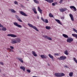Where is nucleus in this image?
Instances as JSON below:
<instances>
[{"instance_id":"obj_55","label":"nucleus","mask_w":77,"mask_h":77,"mask_svg":"<svg viewBox=\"0 0 77 77\" xmlns=\"http://www.w3.org/2000/svg\"><path fill=\"white\" fill-rule=\"evenodd\" d=\"M76 44H77V42H76Z\"/></svg>"},{"instance_id":"obj_5","label":"nucleus","mask_w":77,"mask_h":77,"mask_svg":"<svg viewBox=\"0 0 77 77\" xmlns=\"http://www.w3.org/2000/svg\"><path fill=\"white\" fill-rule=\"evenodd\" d=\"M7 36H11V37H12L13 38H16V37H17L16 35L11 34H8L7 35Z\"/></svg>"},{"instance_id":"obj_34","label":"nucleus","mask_w":77,"mask_h":77,"mask_svg":"<svg viewBox=\"0 0 77 77\" xmlns=\"http://www.w3.org/2000/svg\"><path fill=\"white\" fill-rule=\"evenodd\" d=\"M26 71L28 72H29V73L31 72V71L29 69H27Z\"/></svg>"},{"instance_id":"obj_6","label":"nucleus","mask_w":77,"mask_h":77,"mask_svg":"<svg viewBox=\"0 0 77 77\" xmlns=\"http://www.w3.org/2000/svg\"><path fill=\"white\" fill-rule=\"evenodd\" d=\"M20 13L21 15H23V16H25V17H28V15H27L26 14V13L22 11H20Z\"/></svg>"},{"instance_id":"obj_54","label":"nucleus","mask_w":77,"mask_h":77,"mask_svg":"<svg viewBox=\"0 0 77 77\" xmlns=\"http://www.w3.org/2000/svg\"><path fill=\"white\" fill-rule=\"evenodd\" d=\"M27 1H29V0H26Z\"/></svg>"},{"instance_id":"obj_42","label":"nucleus","mask_w":77,"mask_h":77,"mask_svg":"<svg viewBox=\"0 0 77 77\" xmlns=\"http://www.w3.org/2000/svg\"><path fill=\"white\" fill-rule=\"evenodd\" d=\"M61 19H63V20L64 19V17H62L61 18Z\"/></svg>"},{"instance_id":"obj_27","label":"nucleus","mask_w":77,"mask_h":77,"mask_svg":"<svg viewBox=\"0 0 77 77\" xmlns=\"http://www.w3.org/2000/svg\"><path fill=\"white\" fill-rule=\"evenodd\" d=\"M33 1L35 3H36V4H39V1L36 0H33Z\"/></svg>"},{"instance_id":"obj_3","label":"nucleus","mask_w":77,"mask_h":77,"mask_svg":"<svg viewBox=\"0 0 77 77\" xmlns=\"http://www.w3.org/2000/svg\"><path fill=\"white\" fill-rule=\"evenodd\" d=\"M66 59V57L63 56H61L60 58H57L58 60H64Z\"/></svg>"},{"instance_id":"obj_1","label":"nucleus","mask_w":77,"mask_h":77,"mask_svg":"<svg viewBox=\"0 0 77 77\" xmlns=\"http://www.w3.org/2000/svg\"><path fill=\"white\" fill-rule=\"evenodd\" d=\"M20 41H21V40L20 39H13L11 40V43L14 44H17V42H19Z\"/></svg>"},{"instance_id":"obj_28","label":"nucleus","mask_w":77,"mask_h":77,"mask_svg":"<svg viewBox=\"0 0 77 77\" xmlns=\"http://www.w3.org/2000/svg\"><path fill=\"white\" fill-rule=\"evenodd\" d=\"M10 11L12 12H13V13H16V11H15L14 9H11L10 10Z\"/></svg>"},{"instance_id":"obj_39","label":"nucleus","mask_w":77,"mask_h":77,"mask_svg":"<svg viewBox=\"0 0 77 77\" xmlns=\"http://www.w3.org/2000/svg\"><path fill=\"white\" fill-rule=\"evenodd\" d=\"M0 64L1 65H4L3 63V62H0Z\"/></svg>"},{"instance_id":"obj_53","label":"nucleus","mask_w":77,"mask_h":77,"mask_svg":"<svg viewBox=\"0 0 77 77\" xmlns=\"http://www.w3.org/2000/svg\"><path fill=\"white\" fill-rule=\"evenodd\" d=\"M69 39H72V38H69Z\"/></svg>"},{"instance_id":"obj_17","label":"nucleus","mask_w":77,"mask_h":77,"mask_svg":"<svg viewBox=\"0 0 77 77\" xmlns=\"http://www.w3.org/2000/svg\"><path fill=\"white\" fill-rule=\"evenodd\" d=\"M54 75L56 77H60V73H55Z\"/></svg>"},{"instance_id":"obj_40","label":"nucleus","mask_w":77,"mask_h":77,"mask_svg":"<svg viewBox=\"0 0 77 77\" xmlns=\"http://www.w3.org/2000/svg\"><path fill=\"white\" fill-rule=\"evenodd\" d=\"M63 2V0H60V1L59 2L60 3L62 4V3Z\"/></svg>"},{"instance_id":"obj_30","label":"nucleus","mask_w":77,"mask_h":77,"mask_svg":"<svg viewBox=\"0 0 77 77\" xmlns=\"http://www.w3.org/2000/svg\"><path fill=\"white\" fill-rule=\"evenodd\" d=\"M64 54H66V55H68V51H67V50H66L64 51Z\"/></svg>"},{"instance_id":"obj_20","label":"nucleus","mask_w":77,"mask_h":77,"mask_svg":"<svg viewBox=\"0 0 77 77\" xmlns=\"http://www.w3.org/2000/svg\"><path fill=\"white\" fill-rule=\"evenodd\" d=\"M63 37L65 38H68V36L65 34H63Z\"/></svg>"},{"instance_id":"obj_18","label":"nucleus","mask_w":77,"mask_h":77,"mask_svg":"<svg viewBox=\"0 0 77 77\" xmlns=\"http://www.w3.org/2000/svg\"><path fill=\"white\" fill-rule=\"evenodd\" d=\"M55 21L57 22L58 24H60L61 25H62V23L60 22V20L58 19H55Z\"/></svg>"},{"instance_id":"obj_10","label":"nucleus","mask_w":77,"mask_h":77,"mask_svg":"<svg viewBox=\"0 0 77 77\" xmlns=\"http://www.w3.org/2000/svg\"><path fill=\"white\" fill-rule=\"evenodd\" d=\"M70 9H73L74 11H77L76 8L74 6H70Z\"/></svg>"},{"instance_id":"obj_52","label":"nucleus","mask_w":77,"mask_h":77,"mask_svg":"<svg viewBox=\"0 0 77 77\" xmlns=\"http://www.w3.org/2000/svg\"><path fill=\"white\" fill-rule=\"evenodd\" d=\"M48 66H50V64H48Z\"/></svg>"},{"instance_id":"obj_9","label":"nucleus","mask_w":77,"mask_h":77,"mask_svg":"<svg viewBox=\"0 0 77 77\" xmlns=\"http://www.w3.org/2000/svg\"><path fill=\"white\" fill-rule=\"evenodd\" d=\"M38 10L40 12V13H41V14H42V10L41 9V8H40V7H38Z\"/></svg>"},{"instance_id":"obj_31","label":"nucleus","mask_w":77,"mask_h":77,"mask_svg":"<svg viewBox=\"0 0 77 77\" xmlns=\"http://www.w3.org/2000/svg\"><path fill=\"white\" fill-rule=\"evenodd\" d=\"M49 16L50 17H51V18H52V17H53V14H52L51 13L49 14Z\"/></svg>"},{"instance_id":"obj_47","label":"nucleus","mask_w":77,"mask_h":77,"mask_svg":"<svg viewBox=\"0 0 77 77\" xmlns=\"http://www.w3.org/2000/svg\"><path fill=\"white\" fill-rule=\"evenodd\" d=\"M54 4H55V5H57V2H55V3H54Z\"/></svg>"},{"instance_id":"obj_7","label":"nucleus","mask_w":77,"mask_h":77,"mask_svg":"<svg viewBox=\"0 0 77 77\" xmlns=\"http://www.w3.org/2000/svg\"><path fill=\"white\" fill-rule=\"evenodd\" d=\"M69 16L70 17V18L72 21H74V16H73V15L71 14H69Z\"/></svg>"},{"instance_id":"obj_50","label":"nucleus","mask_w":77,"mask_h":77,"mask_svg":"<svg viewBox=\"0 0 77 77\" xmlns=\"http://www.w3.org/2000/svg\"><path fill=\"white\" fill-rule=\"evenodd\" d=\"M37 17L38 19H39V16H37Z\"/></svg>"},{"instance_id":"obj_35","label":"nucleus","mask_w":77,"mask_h":77,"mask_svg":"<svg viewBox=\"0 0 77 77\" xmlns=\"http://www.w3.org/2000/svg\"><path fill=\"white\" fill-rule=\"evenodd\" d=\"M18 21H20V22H22V20L20 19V18H19L18 19Z\"/></svg>"},{"instance_id":"obj_51","label":"nucleus","mask_w":77,"mask_h":77,"mask_svg":"<svg viewBox=\"0 0 77 77\" xmlns=\"http://www.w3.org/2000/svg\"><path fill=\"white\" fill-rule=\"evenodd\" d=\"M1 72V69H0V72Z\"/></svg>"},{"instance_id":"obj_8","label":"nucleus","mask_w":77,"mask_h":77,"mask_svg":"<svg viewBox=\"0 0 77 77\" xmlns=\"http://www.w3.org/2000/svg\"><path fill=\"white\" fill-rule=\"evenodd\" d=\"M66 10H67V9L66 8H61V9H60V12H63L66 11Z\"/></svg>"},{"instance_id":"obj_22","label":"nucleus","mask_w":77,"mask_h":77,"mask_svg":"<svg viewBox=\"0 0 77 77\" xmlns=\"http://www.w3.org/2000/svg\"><path fill=\"white\" fill-rule=\"evenodd\" d=\"M49 57H50V58H51V59H54V57L53 56L51 55L50 54H49L48 55Z\"/></svg>"},{"instance_id":"obj_23","label":"nucleus","mask_w":77,"mask_h":77,"mask_svg":"<svg viewBox=\"0 0 77 77\" xmlns=\"http://www.w3.org/2000/svg\"><path fill=\"white\" fill-rule=\"evenodd\" d=\"M18 59L20 61V62L22 63H23V59H22V58H18Z\"/></svg>"},{"instance_id":"obj_45","label":"nucleus","mask_w":77,"mask_h":77,"mask_svg":"<svg viewBox=\"0 0 77 77\" xmlns=\"http://www.w3.org/2000/svg\"><path fill=\"white\" fill-rule=\"evenodd\" d=\"M48 41H51V40H52V39H48Z\"/></svg>"},{"instance_id":"obj_21","label":"nucleus","mask_w":77,"mask_h":77,"mask_svg":"<svg viewBox=\"0 0 77 77\" xmlns=\"http://www.w3.org/2000/svg\"><path fill=\"white\" fill-rule=\"evenodd\" d=\"M43 37H44V38H47V39H51V38L48 37L47 35H43Z\"/></svg>"},{"instance_id":"obj_2","label":"nucleus","mask_w":77,"mask_h":77,"mask_svg":"<svg viewBox=\"0 0 77 77\" xmlns=\"http://www.w3.org/2000/svg\"><path fill=\"white\" fill-rule=\"evenodd\" d=\"M28 25L29 26V27H32V28H33V29L35 30H36V31H37V32H39V30L36 27V26H33V25L30 23H28Z\"/></svg>"},{"instance_id":"obj_19","label":"nucleus","mask_w":77,"mask_h":77,"mask_svg":"<svg viewBox=\"0 0 77 77\" xmlns=\"http://www.w3.org/2000/svg\"><path fill=\"white\" fill-rule=\"evenodd\" d=\"M20 69H22L23 71H24L26 69L25 67L23 66H21L20 67Z\"/></svg>"},{"instance_id":"obj_11","label":"nucleus","mask_w":77,"mask_h":77,"mask_svg":"<svg viewBox=\"0 0 77 77\" xmlns=\"http://www.w3.org/2000/svg\"><path fill=\"white\" fill-rule=\"evenodd\" d=\"M42 21H43V22L45 23H48V20L47 19H45L44 20L43 18H42Z\"/></svg>"},{"instance_id":"obj_26","label":"nucleus","mask_w":77,"mask_h":77,"mask_svg":"<svg viewBox=\"0 0 77 77\" xmlns=\"http://www.w3.org/2000/svg\"><path fill=\"white\" fill-rule=\"evenodd\" d=\"M45 28L46 29H47L48 30H50V29H51V27L48 26H46L45 27Z\"/></svg>"},{"instance_id":"obj_44","label":"nucleus","mask_w":77,"mask_h":77,"mask_svg":"<svg viewBox=\"0 0 77 77\" xmlns=\"http://www.w3.org/2000/svg\"><path fill=\"white\" fill-rule=\"evenodd\" d=\"M10 52H14V51L13 50H12L11 49L10 51Z\"/></svg>"},{"instance_id":"obj_16","label":"nucleus","mask_w":77,"mask_h":77,"mask_svg":"<svg viewBox=\"0 0 77 77\" xmlns=\"http://www.w3.org/2000/svg\"><path fill=\"white\" fill-rule=\"evenodd\" d=\"M40 57L41 58H44V59H45L47 58V56L46 55H42L40 56Z\"/></svg>"},{"instance_id":"obj_29","label":"nucleus","mask_w":77,"mask_h":77,"mask_svg":"<svg viewBox=\"0 0 77 77\" xmlns=\"http://www.w3.org/2000/svg\"><path fill=\"white\" fill-rule=\"evenodd\" d=\"M73 75V72H71L69 73V76L70 77H72Z\"/></svg>"},{"instance_id":"obj_43","label":"nucleus","mask_w":77,"mask_h":77,"mask_svg":"<svg viewBox=\"0 0 77 77\" xmlns=\"http://www.w3.org/2000/svg\"><path fill=\"white\" fill-rule=\"evenodd\" d=\"M52 5L53 6H55V4L54 3H52Z\"/></svg>"},{"instance_id":"obj_36","label":"nucleus","mask_w":77,"mask_h":77,"mask_svg":"<svg viewBox=\"0 0 77 77\" xmlns=\"http://www.w3.org/2000/svg\"><path fill=\"white\" fill-rule=\"evenodd\" d=\"M55 56H59V54L58 53H55L54 54Z\"/></svg>"},{"instance_id":"obj_15","label":"nucleus","mask_w":77,"mask_h":77,"mask_svg":"<svg viewBox=\"0 0 77 77\" xmlns=\"http://www.w3.org/2000/svg\"><path fill=\"white\" fill-rule=\"evenodd\" d=\"M45 1H46L48 3H53L54 1L53 0H45Z\"/></svg>"},{"instance_id":"obj_41","label":"nucleus","mask_w":77,"mask_h":77,"mask_svg":"<svg viewBox=\"0 0 77 77\" xmlns=\"http://www.w3.org/2000/svg\"><path fill=\"white\" fill-rule=\"evenodd\" d=\"M0 27H3V26L1 25V24L0 23ZM0 30H1V29H0Z\"/></svg>"},{"instance_id":"obj_13","label":"nucleus","mask_w":77,"mask_h":77,"mask_svg":"<svg viewBox=\"0 0 77 77\" xmlns=\"http://www.w3.org/2000/svg\"><path fill=\"white\" fill-rule=\"evenodd\" d=\"M73 41V39H67V42L70 43Z\"/></svg>"},{"instance_id":"obj_48","label":"nucleus","mask_w":77,"mask_h":77,"mask_svg":"<svg viewBox=\"0 0 77 77\" xmlns=\"http://www.w3.org/2000/svg\"><path fill=\"white\" fill-rule=\"evenodd\" d=\"M65 68H68V66H65Z\"/></svg>"},{"instance_id":"obj_25","label":"nucleus","mask_w":77,"mask_h":77,"mask_svg":"<svg viewBox=\"0 0 77 77\" xmlns=\"http://www.w3.org/2000/svg\"><path fill=\"white\" fill-rule=\"evenodd\" d=\"M65 74L63 73H60V77L64 76Z\"/></svg>"},{"instance_id":"obj_37","label":"nucleus","mask_w":77,"mask_h":77,"mask_svg":"<svg viewBox=\"0 0 77 77\" xmlns=\"http://www.w3.org/2000/svg\"><path fill=\"white\" fill-rule=\"evenodd\" d=\"M14 3L15 4V5H18V2H17V1H14Z\"/></svg>"},{"instance_id":"obj_24","label":"nucleus","mask_w":77,"mask_h":77,"mask_svg":"<svg viewBox=\"0 0 77 77\" xmlns=\"http://www.w3.org/2000/svg\"><path fill=\"white\" fill-rule=\"evenodd\" d=\"M72 35L73 37L75 38H77V34H72Z\"/></svg>"},{"instance_id":"obj_38","label":"nucleus","mask_w":77,"mask_h":77,"mask_svg":"<svg viewBox=\"0 0 77 77\" xmlns=\"http://www.w3.org/2000/svg\"><path fill=\"white\" fill-rule=\"evenodd\" d=\"M10 48H11V49L12 50H13V49H14V47L12 46H10Z\"/></svg>"},{"instance_id":"obj_33","label":"nucleus","mask_w":77,"mask_h":77,"mask_svg":"<svg viewBox=\"0 0 77 77\" xmlns=\"http://www.w3.org/2000/svg\"><path fill=\"white\" fill-rule=\"evenodd\" d=\"M15 16L16 18L17 19V20H18L19 18H20V17H19L18 16V15H15Z\"/></svg>"},{"instance_id":"obj_32","label":"nucleus","mask_w":77,"mask_h":77,"mask_svg":"<svg viewBox=\"0 0 77 77\" xmlns=\"http://www.w3.org/2000/svg\"><path fill=\"white\" fill-rule=\"evenodd\" d=\"M2 30H3V31H6V28L5 27L2 28Z\"/></svg>"},{"instance_id":"obj_14","label":"nucleus","mask_w":77,"mask_h":77,"mask_svg":"<svg viewBox=\"0 0 77 77\" xmlns=\"http://www.w3.org/2000/svg\"><path fill=\"white\" fill-rule=\"evenodd\" d=\"M32 10L33 11L34 14H37V11H36V8H32Z\"/></svg>"},{"instance_id":"obj_12","label":"nucleus","mask_w":77,"mask_h":77,"mask_svg":"<svg viewBox=\"0 0 77 77\" xmlns=\"http://www.w3.org/2000/svg\"><path fill=\"white\" fill-rule=\"evenodd\" d=\"M32 53L33 55L34 56H35V57H37V56H38V55L37 54H36V52L34 51H32Z\"/></svg>"},{"instance_id":"obj_4","label":"nucleus","mask_w":77,"mask_h":77,"mask_svg":"<svg viewBox=\"0 0 77 77\" xmlns=\"http://www.w3.org/2000/svg\"><path fill=\"white\" fill-rule=\"evenodd\" d=\"M14 26L17 27H20V28H21V27H22V26H21V25L18 24V23L17 22H14Z\"/></svg>"},{"instance_id":"obj_46","label":"nucleus","mask_w":77,"mask_h":77,"mask_svg":"<svg viewBox=\"0 0 77 77\" xmlns=\"http://www.w3.org/2000/svg\"><path fill=\"white\" fill-rule=\"evenodd\" d=\"M7 50H8L9 51V50H10V49L9 48H8L7 49Z\"/></svg>"},{"instance_id":"obj_49","label":"nucleus","mask_w":77,"mask_h":77,"mask_svg":"<svg viewBox=\"0 0 77 77\" xmlns=\"http://www.w3.org/2000/svg\"><path fill=\"white\" fill-rule=\"evenodd\" d=\"M20 5L22 7H23V5L22 4H20Z\"/></svg>"}]
</instances>
